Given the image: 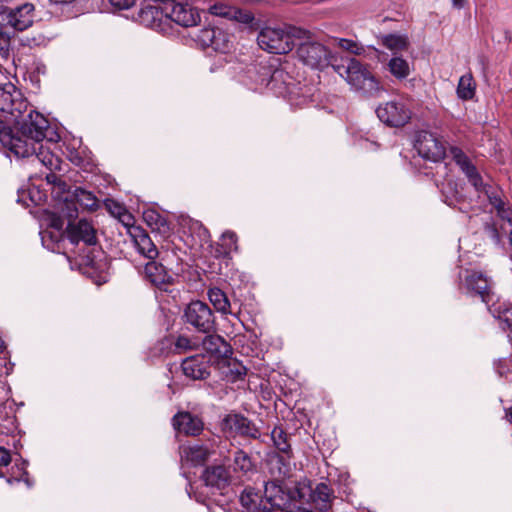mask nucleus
I'll return each mask as SVG.
<instances>
[{"instance_id": "4be33fe9", "label": "nucleus", "mask_w": 512, "mask_h": 512, "mask_svg": "<svg viewBox=\"0 0 512 512\" xmlns=\"http://www.w3.org/2000/svg\"><path fill=\"white\" fill-rule=\"evenodd\" d=\"M204 485L213 490H223L230 484V473L223 465L207 466L201 476Z\"/></svg>"}, {"instance_id": "0e129e2a", "label": "nucleus", "mask_w": 512, "mask_h": 512, "mask_svg": "<svg viewBox=\"0 0 512 512\" xmlns=\"http://www.w3.org/2000/svg\"><path fill=\"white\" fill-rule=\"evenodd\" d=\"M512 241V230L509 232V242Z\"/></svg>"}, {"instance_id": "79ce46f5", "label": "nucleus", "mask_w": 512, "mask_h": 512, "mask_svg": "<svg viewBox=\"0 0 512 512\" xmlns=\"http://www.w3.org/2000/svg\"><path fill=\"white\" fill-rule=\"evenodd\" d=\"M450 154L453 161L459 166L461 170L472 163L469 157L459 147H450Z\"/></svg>"}, {"instance_id": "864d4df0", "label": "nucleus", "mask_w": 512, "mask_h": 512, "mask_svg": "<svg viewBox=\"0 0 512 512\" xmlns=\"http://www.w3.org/2000/svg\"><path fill=\"white\" fill-rule=\"evenodd\" d=\"M84 265L87 266V267H90L91 269L95 270L96 272H101L106 267V263L105 262H102V261L96 262L90 256L86 257Z\"/></svg>"}, {"instance_id": "a878e982", "label": "nucleus", "mask_w": 512, "mask_h": 512, "mask_svg": "<svg viewBox=\"0 0 512 512\" xmlns=\"http://www.w3.org/2000/svg\"><path fill=\"white\" fill-rule=\"evenodd\" d=\"M143 220L153 232H157L163 237L171 234V226L168 220L154 209H147L143 212Z\"/></svg>"}, {"instance_id": "b1692460", "label": "nucleus", "mask_w": 512, "mask_h": 512, "mask_svg": "<svg viewBox=\"0 0 512 512\" xmlns=\"http://www.w3.org/2000/svg\"><path fill=\"white\" fill-rule=\"evenodd\" d=\"M291 454H275L270 457L268 467L270 474L275 478L272 482L281 485L280 482L289 477L291 473Z\"/></svg>"}, {"instance_id": "6e6552de", "label": "nucleus", "mask_w": 512, "mask_h": 512, "mask_svg": "<svg viewBox=\"0 0 512 512\" xmlns=\"http://www.w3.org/2000/svg\"><path fill=\"white\" fill-rule=\"evenodd\" d=\"M459 290H466L472 296H479L488 304L492 298L490 279L482 271L475 269H464L458 274Z\"/></svg>"}, {"instance_id": "3c124183", "label": "nucleus", "mask_w": 512, "mask_h": 512, "mask_svg": "<svg viewBox=\"0 0 512 512\" xmlns=\"http://www.w3.org/2000/svg\"><path fill=\"white\" fill-rule=\"evenodd\" d=\"M117 218L128 230L130 227H137L134 225V216L126 208Z\"/></svg>"}, {"instance_id": "a19ab883", "label": "nucleus", "mask_w": 512, "mask_h": 512, "mask_svg": "<svg viewBox=\"0 0 512 512\" xmlns=\"http://www.w3.org/2000/svg\"><path fill=\"white\" fill-rule=\"evenodd\" d=\"M196 346V342H194L190 337L186 335H179L174 341V351L176 353H183L192 350Z\"/></svg>"}, {"instance_id": "72a5a7b5", "label": "nucleus", "mask_w": 512, "mask_h": 512, "mask_svg": "<svg viewBox=\"0 0 512 512\" xmlns=\"http://www.w3.org/2000/svg\"><path fill=\"white\" fill-rule=\"evenodd\" d=\"M387 66L389 72L398 80L405 79L410 74L409 64L402 57L391 58Z\"/></svg>"}, {"instance_id": "37998d69", "label": "nucleus", "mask_w": 512, "mask_h": 512, "mask_svg": "<svg viewBox=\"0 0 512 512\" xmlns=\"http://www.w3.org/2000/svg\"><path fill=\"white\" fill-rule=\"evenodd\" d=\"M11 50V36L6 31H0V56L8 59Z\"/></svg>"}, {"instance_id": "0eeeda50", "label": "nucleus", "mask_w": 512, "mask_h": 512, "mask_svg": "<svg viewBox=\"0 0 512 512\" xmlns=\"http://www.w3.org/2000/svg\"><path fill=\"white\" fill-rule=\"evenodd\" d=\"M182 319L199 333H211L216 330V318L209 305L200 300L190 302L183 311Z\"/></svg>"}, {"instance_id": "a18cd8bd", "label": "nucleus", "mask_w": 512, "mask_h": 512, "mask_svg": "<svg viewBox=\"0 0 512 512\" xmlns=\"http://www.w3.org/2000/svg\"><path fill=\"white\" fill-rule=\"evenodd\" d=\"M48 226L55 229L56 231H62L64 227L65 219L63 216L57 213H50L47 217Z\"/></svg>"}, {"instance_id": "dca6fc26", "label": "nucleus", "mask_w": 512, "mask_h": 512, "mask_svg": "<svg viewBox=\"0 0 512 512\" xmlns=\"http://www.w3.org/2000/svg\"><path fill=\"white\" fill-rule=\"evenodd\" d=\"M212 362L204 353L185 358L181 363L183 374L192 380H205L210 376Z\"/></svg>"}, {"instance_id": "052dcab7", "label": "nucleus", "mask_w": 512, "mask_h": 512, "mask_svg": "<svg viewBox=\"0 0 512 512\" xmlns=\"http://www.w3.org/2000/svg\"><path fill=\"white\" fill-rule=\"evenodd\" d=\"M228 445H230L229 441L228 440H221L219 439V445L218 447H223V448H227Z\"/></svg>"}, {"instance_id": "bb28decb", "label": "nucleus", "mask_w": 512, "mask_h": 512, "mask_svg": "<svg viewBox=\"0 0 512 512\" xmlns=\"http://www.w3.org/2000/svg\"><path fill=\"white\" fill-rule=\"evenodd\" d=\"M238 237L233 231H225L214 246V255L217 258H225L238 250Z\"/></svg>"}, {"instance_id": "5701e85b", "label": "nucleus", "mask_w": 512, "mask_h": 512, "mask_svg": "<svg viewBox=\"0 0 512 512\" xmlns=\"http://www.w3.org/2000/svg\"><path fill=\"white\" fill-rule=\"evenodd\" d=\"M34 21V5L25 3L15 9L10 10L7 15V24L16 31H24L29 28Z\"/></svg>"}, {"instance_id": "6ab92c4d", "label": "nucleus", "mask_w": 512, "mask_h": 512, "mask_svg": "<svg viewBox=\"0 0 512 512\" xmlns=\"http://www.w3.org/2000/svg\"><path fill=\"white\" fill-rule=\"evenodd\" d=\"M65 235L72 244L83 242L87 245H95L97 243L96 230L86 219H81L76 223L69 222Z\"/></svg>"}, {"instance_id": "f8f14e48", "label": "nucleus", "mask_w": 512, "mask_h": 512, "mask_svg": "<svg viewBox=\"0 0 512 512\" xmlns=\"http://www.w3.org/2000/svg\"><path fill=\"white\" fill-rule=\"evenodd\" d=\"M221 430L226 433H235L242 437L258 439L260 431L253 421L240 413H229L224 416L220 424Z\"/></svg>"}, {"instance_id": "f257e3e1", "label": "nucleus", "mask_w": 512, "mask_h": 512, "mask_svg": "<svg viewBox=\"0 0 512 512\" xmlns=\"http://www.w3.org/2000/svg\"><path fill=\"white\" fill-rule=\"evenodd\" d=\"M138 16L146 26H153L156 21H161L162 16L183 27L195 26L200 20L194 8L176 0H163L155 5H146L140 9Z\"/></svg>"}, {"instance_id": "a211bd4d", "label": "nucleus", "mask_w": 512, "mask_h": 512, "mask_svg": "<svg viewBox=\"0 0 512 512\" xmlns=\"http://www.w3.org/2000/svg\"><path fill=\"white\" fill-rule=\"evenodd\" d=\"M202 341V347L212 363L220 365L233 351L231 345L220 335L206 333Z\"/></svg>"}, {"instance_id": "39448f33", "label": "nucleus", "mask_w": 512, "mask_h": 512, "mask_svg": "<svg viewBox=\"0 0 512 512\" xmlns=\"http://www.w3.org/2000/svg\"><path fill=\"white\" fill-rule=\"evenodd\" d=\"M0 143L1 145L12 152L17 157H30L35 156L36 159L43 162V164L49 168L53 166L54 157L51 154H45L41 152L37 154V142H34L30 138L15 134L13 129L9 126H3L0 130Z\"/></svg>"}, {"instance_id": "412c9836", "label": "nucleus", "mask_w": 512, "mask_h": 512, "mask_svg": "<svg viewBox=\"0 0 512 512\" xmlns=\"http://www.w3.org/2000/svg\"><path fill=\"white\" fill-rule=\"evenodd\" d=\"M173 428L186 436H198L204 429L202 419L188 411H180L172 418Z\"/></svg>"}, {"instance_id": "f3484780", "label": "nucleus", "mask_w": 512, "mask_h": 512, "mask_svg": "<svg viewBox=\"0 0 512 512\" xmlns=\"http://www.w3.org/2000/svg\"><path fill=\"white\" fill-rule=\"evenodd\" d=\"M142 275L146 282L163 291H167L168 287L174 282V278L168 269L156 259L149 260L144 265Z\"/></svg>"}, {"instance_id": "09e8293b", "label": "nucleus", "mask_w": 512, "mask_h": 512, "mask_svg": "<svg viewBox=\"0 0 512 512\" xmlns=\"http://www.w3.org/2000/svg\"><path fill=\"white\" fill-rule=\"evenodd\" d=\"M287 496L288 503L283 507L279 508V510H277L276 512H313L311 510L298 507L289 492H287Z\"/></svg>"}, {"instance_id": "4c0bfd02", "label": "nucleus", "mask_w": 512, "mask_h": 512, "mask_svg": "<svg viewBox=\"0 0 512 512\" xmlns=\"http://www.w3.org/2000/svg\"><path fill=\"white\" fill-rule=\"evenodd\" d=\"M461 171L466 175V177L468 178V181L476 189V191L484 190L482 176L480 175L476 166L473 163H470L468 166L463 168Z\"/></svg>"}, {"instance_id": "20e7f679", "label": "nucleus", "mask_w": 512, "mask_h": 512, "mask_svg": "<svg viewBox=\"0 0 512 512\" xmlns=\"http://www.w3.org/2000/svg\"><path fill=\"white\" fill-rule=\"evenodd\" d=\"M338 72L341 76L345 74V79L351 87L364 96H376L383 89L368 66L355 58L348 59L346 65L338 66Z\"/></svg>"}, {"instance_id": "de8ad7c7", "label": "nucleus", "mask_w": 512, "mask_h": 512, "mask_svg": "<svg viewBox=\"0 0 512 512\" xmlns=\"http://www.w3.org/2000/svg\"><path fill=\"white\" fill-rule=\"evenodd\" d=\"M499 319L505 323L506 327L512 332V305L505 306L499 310Z\"/></svg>"}, {"instance_id": "69168bd1", "label": "nucleus", "mask_w": 512, "mask_h": 512, "mask_svg": "<svg viewBox=\"0 0 512 512\" xmlns=\"http://www.w3.org/2000/svg\"><path fill=\"white\" fill-rule=\"evenodd\" d=\"M4 126L3 122L0 120V130L2 129V127Z\"/></svg>"}, {"instance_id": "1a4fd4ad", "label": "nucleus", "mask_w": 512, "mask_h": 512, "mask_svg": "<svg viewBox=\"0 0 512 512\" xmlns=\"http://www.w3.org/2000/svg\"><path fill=\"white\" fill-rule=\"evenodd\" d=\"M28 108L22 92L11 82L0 85V111L11 115L15 122L23 116Z\"/></svg>"}, {"instance_id": "e433bc0d", "label": "nucleus", "mask_w": 512, "mask_h": 512, "mask_svg": "<svg viewBox=\"0 0 512 512\" xmlns=\"http://www.w3.org/2000/svg\"><path fill=\"white\" fill-rule=\"evenodd\" d=\"M254 465L250 456L241 449L234 453V470L247 473L253 469Z\"/></svg>"}, {"instance_id": "9b49d317", "label": "nucleus", "mask_w": 512, "mask_h": 512, "mask_svg": "<svg viewBox=\"0 0 512 512\" xmlns=\"http://www.w3.org/2000/svg\"><path fill=\"white\" fill-rule=\"evenodd\" d=\"M414 147L423 159L432 162H440L446 155L442 140L429 131H420L417 134Z\"/></svg>"}, {"instance_id": "c85d7f7f", "label": "nucleus", "mask_w": 512, "mask_h": 512, "mask_svg": "<svg viewBox=\"0 0 512 512\" xmlns=\"http://www.w3.org/2000/svg\"><path fill=\"white\" fill-rule=\"evenodd\" d=\"M332 491L325 483H319L311 493V499L320 511H328L331 508Z\"/></svg>"}, {"instance_id": "c9c22d12", "label": "nucleus", "mask_w": 512, "mask_h": 512, "mask_svg": "<svg viewBox=\"0 0 512 512\" xmlns=\"http://www.w3.org/2000/svg\"><path fill=\"white\" fill-rule=\"evenodd\" d=\"M212 15L219 16L227 19H237L240 11L230 5L224 3H215L209 8Z\"/></svg>"}, {"instance_id": "2eb2a0df", "label": "nucleus", "mask_w": 512, "mask_h": 512, "mask_svg": "<svg viewBox=\"0 0 512 512\" xmlns=\"http://www.w3.org/2000/svg\"><path fill=\"white\" fill-rule=\"evenodd\" d=\"M195 40L204 48L225 53L230 48L229 34L219 27H204L195 35Z\"/></svg>"}, {"instance_id": "7ed1b4c3", "label": "nucleus", "mask_w": 512, "mask_h": 512, "mask_svg": "<svg viewBox=\"0 0 512 512\" xmlns=\"http://www.w3.org/2000/svg\"><path fill=\"white\" fill-rule=\"evenodd\" d=\"M298 59L313 69H323L330 64V51L315 35L305 29H294Z\"/></svg>"}, {"instance_id": "423d86ee", "label": "nucleus", "mask_w": 512, "mask_h": 512, "mask_svg": "<svg viewBox=\"0 0 512 512\" xmlns=\"http://www.w3.org/2000/svg\"><path fill=\"white\" fill-rule=\"evenodd\" d=\"M299 27L289 26L286 30L280 28L265 27L257 37L261 49L272 54H286L296 45L293 30Z\"/></svg>"}, {"instance_id": "aec40b11", "label": "nucleus", "mask_w": 512, "mask_h": 512, "mask_svg": "<svg viewBox=\"0 0 512 512\" xmlns=\"http://www.w3.org/2000/svg\"><path fill=\"white\" fill-rule=\"evenodd\" d=\"M129 236L136 251L148 260L157 259L159 250L148 232L142 227H130Z\"/></svg>"}, {"instance_id": "9d476101", "label": "nucleus", "mask_w": 512, "mask_h": 512, "mask_svg": "<svg viewBox=\"0 0 512 512\" xmlns=\"http://www.w3.org/2000/svg\"><path fill=\"white\" fill-rule=\"evenodd\" d=\"M255 71L258 74L255 82L260 87L268 88L279 95L289 92L292 77L283 68L272 70L270 67L260 66L259 68L255 67Z\"/></svg>"}, {"instance_id": "58836bf2", "label": "nucleus", "mask_w": 512, "mask_h": 512, "mask_svg": "<svg viewBox=\"0 0 512 512\" xmlns=\"http://www.w3.org/2000/svg\"><path fill=\"white\" fill-rule=\"evenodd\" d=\"M61 215L65 220H67V224L76 223V219L78 217V208L77 202L75 200H65L61 205Z\"/></svg>"}, {"instance_id": "6e6d98bb", "label": "nucleus", "mask_w": 512, "mask_h": 512, "mask_svg": "<svg viewBox=\"0 0 512 512\" xmlns=\"http://www.w3.org/2000/svg\"><path fill=\"white\" fill-rule=\"evenodd\" d=\"M11 462V455L10 452L0 447V466H7Z\"/></svg>"}, {"instance_id": "cd10ccee", "label": "nucleus", "mask_w": 512, "mask_h": 512, "mask_svg": "<svg viewBox=\"0 0 512 512\" xmlns=\"http://www.w3.org/2000/svg\"><path fill=\"white\" fill-rule=\"evenodd\" d=\"M213 446L214 444L190 446L186 451V458L193 465H202L215 453Z\"/></svg>"}, {"instance_id": "393cba45", "label": "nucleus", "mask_w": 512, "mask_h": 512, "mask_svg": "<svg viewBox=\"0 0 512 512\" xmlns=\"http://www.w3.org/2000/svg\"><path fill=\"white\" fill-rule=\"evenodd\" d=\"M208 298L218 312L224 315H233L240 320V308L238 309L237 312H233L232 310V305H236L237 301L233 299V303H231L230 300L228 299V296L223 290H221L218 287L210 288L208 290Z\"/></svg>"}, {"instance_id": "603ef678", "label": "nucleus", "mask_w": 512, "mask_h": 512, "mask_svg": "<svg viewBox=\"0 0 512 512\" xmlns=\"http://www.w3.org/2000/svg\"><path fill=\"white\" fill-rule=\"evenodd\" d=\"M46 180L48 183L57 185L63 192L66 191L67 184L64 180L61 179L57 174L50 172L46 175Z\"/></svg>"}, {"instance_id": "4d7b16f0", "label": "nucleus", "mask_w": 512, "mask_h": 512, "mask_svg": "<svg viewBox=\"0 0 512 512\" xmlns=\"http://www.w3.org/2000/svg\"><path fill=\"white\" fill-rule=\"evenodd\" d=\"M340 46L348 51H351V52H354V53H357L356 51V48H357V44L352 41V40H349V39H341L340 40Z\"/></svg>"}, {"instance_id": "5fc2aeb1", "label": "nucleus", "mask_w": 512, "mask_h": 512, "mask_svg": "<svg viewBox=\"0 0 512 512\" xmlns=\"http://www.w3.org/2000/svg\"><path fill=\"white\" fill-rule=\"evenodd\" d=\"M108 1L113 7L117 8L119 10L129 9L135 3V0H108Z\"/></svg>"}, {"instance_id": "473e14b6", "label": "nucleus", "mask_w": 512, "mask_h": 512, "mask_svg": "<svg viewBox=\"0 0 512 512\" xmlns=\"http://www.w3.org/2000/svg\"><path fill=\"white\" fill-rule=\"evenodd\" d=\"M271 439L275 448L283 454H291L292 449L289 443V436L281 426H275L271 431Z\"/></svg>"}, {"instance_id": "c756f323", "label": "nucleus", "mask_w": 512, "mask_h": 512, "mask_svg": "<svg viewBox=\"0 0 512 512\" xmlns=\"http://www.w3.org/2000/svg\"><path fill=\"white\" fill-rule=\"evenodd\" d=\"M219 366L226 368L223 373L233 382L241 380L247 373V368L231 356H228Z\"/></svg>"}, {"instance_id": "f03ea898", "label": "nucleus", "mask_w": 512, "mask_h": 512, "mask_svg": "<svg viewBox=\"0 0 512 512\" xmlns=\"http://www.w3.org/2000/svg\"><path fill=\"white\" fill-rule=\"evenodd\" d=\"M240 502L248 512H276L288 503L287 491L276 482H266L263 495L247 487L240 495Z\"/></svg>"}, {"instance_id": "338daca9", "label": "nucleus", "mask_w": 512, "mask_h": 512, "mask_svg": "<svg viewBox=\"0 0 512 512\" xmlns=\"http://www.w3.org/2000/svg\"><path fill=\"white\" fill-rule=\"evenodd\" d=\"M203 233H204L205 235H207V234H208L207 229H205V228H204V229H203Z\"/></svg>"}, {"instance_id": "7c9ffc66", "label": "nucleus", "mask_w": 512, "mask_h": 512, "mask_svg": "<svg viewBox=\"0 0 512 512\" xmlns=\"http://www.w3.org/2000/svg\"><path fill=\"white\" fill-rule=\"evenodd\" d=\"M476 92V83L471 73L462 75L457 85V96L463 101H468L474 98Z\"/></svg>"}, {"instance_id": "f704fd0d", "label": "nucleus", "mask_w": 512, "mask_h": 512, "mask_svg": "<svg viewBox=\"0 0 512 512\" xmlns=\"http://www.w3.org/2000/svg\"><path fill=\"white\" fill-rule=\"evenodd\" d=\"M381 44L392 51H402L408 48V39L406 36L398 34H387L381 38Z\"/></svg>"}, {"instance_id": "8fccbe9b", "label": "nucleus", "mask_w": 512, "mask_h": 512, "mask_svg": "<svg viewBox=\"0 0 512 512\" xmlns=\"http://www.w3.org/2000/svg\"><path fill=\"white\" fill-rule=\"evenodd\" d=\"M105 206L108 211L115 217H118L122 212H124L125 207L114 200H107L105 202Z\"/></svg>"}, {"instance_id": "4468645a", "label": "nucleus", "mask_w": 512, "mask_h": 512, "mask_svg": "<svg viewBox=\"0 0 512 512\" xmlns=\"http://www.w3.org/2000/svg\"><path fill=\"white\" fill-rule=\"evenodd\" d=\"M20 132L33 140L40 143L46 137V131L49 128V121L39 112L31 109L26 117L19 119Z\"/></svg>"}, {"instance_id": "e2e57ef3", "label": "nucleus", "mask_w": 512, "mask_h": 512, "mask_svg": "<svg viewBox=\"0 0 512 512\" xmlns=\"http://www.w3.org/2000/svg\"><path fill=\"white\" fill-rule=\"evenodd\" d=\"M4 348H5L4 342L2 339H0V352H2Z\"/></svg>"}, {"instance_id": "c03bdc74", "label": "nucleus", "mask_w": 512, "mask_h": 512, "mask_svg": "<svg viewBox=\"0 0 512 512\" xmlns=\"http://www.w3.org/2000/svg\"><path fill=\"white\" fill-rule=\"evenodd\" d=\"M17 473H13V475L9 478H7V482L12 484L13 482H20L24 481L27 483L28 486H30L29 482V474L24 468V464H21V466L16 465Z\"/></svg>"}, {"instance_id": "2f4dec72", "label": "nucleus", "mask_w": 512, "mask_h": 512, "mask_svg": "<svg viewBox=\"0 0 512 512\" xmlns=\"http://www.w3.org/2000/svg\"><path fill=\"white\" fill-rule=\"evenodd\" d=\"M74 200L84 209L95 211L98 208V199L90 191L76 187L73 192Z\"/></svg>"}, {"instance_id": "bf43d9fd", "label": "nucleus", "mask_w": 512, "mask_h": 512, "mask_svg": "<svg viewBox=\"0 0 512 512\" xmlns=\"http://www.w3.org/2000/svg\"><path fill=\"white\" fill-rule=\"evenodd\" d=\"M505 419L512 424V406L505 409Z\"/></svg>"}, {"instance_id": "ddd939ff", "label": "nucleus", "mask_w": 512, "mask_h": 512, "mask_svg": "<svg viewBox=\"0 0 512 512\" xmlns=\"http://www.w3.org/2000/svg\"><path fill=\"white\" fill-rule=\"evenodd\" d=\"M376 114L381 122L390 127H402L411 118V111L405 104L398 101H390L380 105L376 109Z\"/></svg>"}, {"instance_id": "13d9d810", "label": "nucleus", "mask_w": 512, "mask_h": 512, "mask_svg": "<svg viewBox=\"0 0 512 512\" xmlns=\"http://www.w3.org/2000/svg\"><path fill=\"white\" fill-rule=\"evenodd\" d=\"M451 1H452L453 7L456 9H462L466 4V0H451Z\"/></svg>"}, {"instance_id": "680f3d73", "label": "nucleus", "mask_w": 512, "mask_h": 512, "mask_svg": "<svg viewBox=\"0 0 512 512\" xmlns=\"http://www.w3.org/2000/svg\"><path fill=\"white\" fill-rule=\"evenodd\" d=\"M503 220H506L512 226V211L508 212V217H503Z\"/></svg>"}, {"instance_id": "ea45409f", "label": "nucleus", "mask_w": 512, "mask_h": 512, "mask_svg": "<svg viewBox=\"0 0 512 512\" xmlns=\"http://www.w3.org/2000/svg\"><path fill=\"white\" fill-rule=\"evenodd\" d=\"M486 193L489 203L496 209L498 216L500 218L508 217V212H511L512 209L510 207H506L502 198L495 193H489L488 191Z\"/></svg>"}, {"instance_id": "49530a36", "label": "nucleus", "mask_w": 512, "mask_h": 512, "mask_svg": "<svg viewBox=\"0 0 512 512\" xmlns=\"http://www.w3.org/2000/svg\"><path fill=\"white\" fill-rule=\"evenodd\" d=\"M485 233L496 243H501V236L494 222H485L483 225Z\"/></svg>"}]
</instances>
